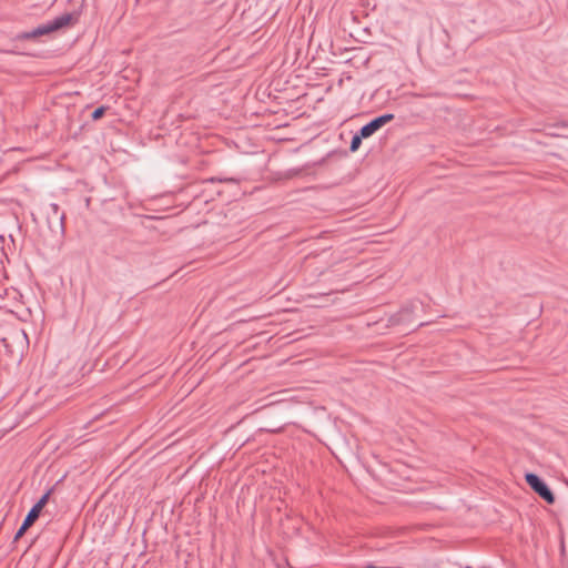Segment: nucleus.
<instances>
[{
  "label": "nucleus",
  "instance_id": "nucleus-1",
  "mask_svg": "<svg viewBox=\"0 0 568 568\" xmlns=\"http://www.w3.org/2000/svg\"><path fill=\"white\" fill-rule=\"evenodd\" d=\"M79 16L74 12H65L53 20L39 24L30 31L19 32L14 36L16 41L36 40L43 36H49L55 31L73 26L78 21Z\"/></svg>",
  "mask_w": 568,
  "mask_h": 568
},
{
  "label": "nucleus",
  "instance_id": "nucleus-6",
  "mask_svg": "<svg viewBox=\"0 0 568 568\" xmlns=\"http://www.w3.org/2000/svg\"><path fill=\"white\" fill-rule=\"evenodd\" d=\"M366 139L359 131H357L353 136H352V140H351V144H349V151L352 153L356 152L361 144H362V141Z\"/></svg>",
  "mask_w": 568,
  "mask_h": 568
},
{
  "label": "nucleus",
  "instance_id": "nucleus-7",
  "mask_svg": "<svg viewBox=\"0 0 568 568\" xmlns=\"http://www.w3.org/2000/svg\"><path fill=\"white\" fill-rule=\"evenodd\" d=\"M415 308H416V304L415 303H409L407 305H404L402 307V310L399 311V313H398V316H399L398 321L406 320L410 315V313H413V311Z\"/></svg>",
  "mask_w": 568,
  "mask_h": 568
},
{
  "label": "nucleus",
  "instance_id": "nucleus-5",
  "mask_svg": "<svg viewBox=\"0 0 568 568\" xmlns=\"http://www.w3.org/2000/svg\"><path fill=\"white\" fill-rule=\"evenodd\" d=\"M395 115L393 113H384L375 116L369 122L364 124L358 131L367 139L375 134L384 125L393 121Z\"/></svg>",
  "mask_w": 568,
  "mask_h": 568
},
{
  "label": "nucleus",
  "instance_id": "nucleus-10",
  "mask_svg": "<svg viewBox=\"0 0 568 568\" xmlns=\"http://www.w3.org/2000/svg\"><path fill=\"white\" fill-rule=\"evenodd\" d=\"M365 568H377V567H375L374 565H371V564H369V565H367Z\"/></svg>",
  "mask_w": 568,
  "mask_h": 568
},
{
  "label": "nucleus",
  "instance_id": "nucleus-9",
  "mask_svg": "<svg viewBox=\"0 0 568 568\" xmlns=\"http://www.w3.org/2000/svg\"><path fill=\"white\" fill-rule=\"evenodd\" d=\"M206 182H211V183H214V182H224V183H239V180L235 179V178H211V179H207Z\"/></svg>",
  "mask_w": 568,
  "mask_h": 568
},
{
  "label": "nucleus",
  "instance_id": "nucleus-2",
  "mask_svg": "<svg viewBox=\"0 0 568 568\" xmlns=\"http://www.w3.org/2000/svg\"><path fill=\"white\" fill-rule=\"evenodd\" d=\"M54 487L49 488L40 499L31 507V509L26 515L20 528L17 530L13 541H18L26 531L38 520L42 509L49 503L50 496L53 493Z\"/></svg>",
  "mask_w": 568,
  "mask_h": 568
},
{
  "label": "nucleus",
  "instance_id": "nucleus-4",
  "mask_svg": "<svg viewBox=\"0 0 568 568\" xmlns=\"http://www.w3.org/2000/svg\"><path fill=\"white\" fill-rule=\"evenodd\" d=\"M525 479L528 486L547 504L552 505L555 503L556 498L552 490L540 476L535 473H527Z\"/></svg>",
  "mask_w": 568,
  "mask_h": 568
},
{
  "label": "nucleus",
  "instance_id": "nucleus-8",
  "mask_svg": "<svg viewBox=\"0 0 568 568\" xmlns=\"http://www.w3.org/2000/svg\"><path fill=\"white\" fill-rule=\"evenodd\" d=\"M109 110V106L108 105H100L99 108H97L92 113H91V119L93 121H98L100 120L104 114L105 112Z\"/></svg>",
  "mask_w": 568,
  "mask_h": 568
},
{
  "label": "nucleus",
  "instance_id": "nucleus-3",
  "mask_svg": "<svg viewBox=\"0 0 568 568\" xmlns=\"http://www.w3.org/2000/svg\"><path fill=\"white\" fill-rule=\"evenodd\" d=\"M45 216L51 233L54 235H63L65 214L60 210V206L57 203H50L45 210Z\"/></svg>",
  "mask_w": 568,
  "mask_h": 568
}]
</instances>
